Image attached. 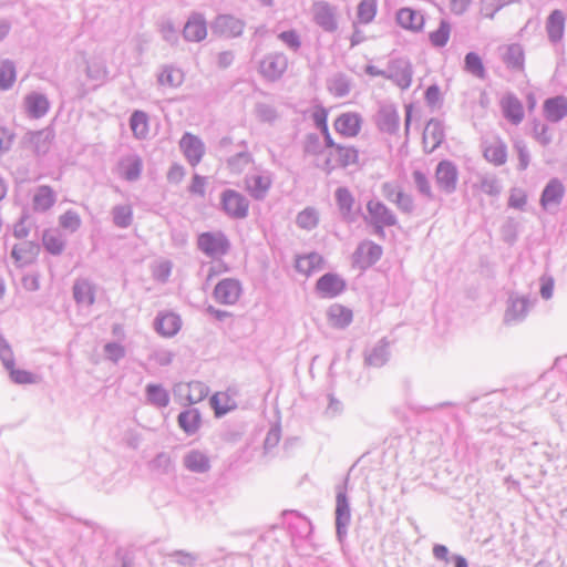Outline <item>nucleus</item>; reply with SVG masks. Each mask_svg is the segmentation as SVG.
<instances>
[{
	"instance_id": "nucleus-35",
	"label": "nucleus",
	"mask_w": 567,
	"mask_h": 567,
	"mask_svg": "<svg viewBox=\"0 0 567 567\" xmlns=\"http://www.w3.org/2000/svg\"><path fill=\"white\" fill-rule=\"evenodd\" d=\"M145 396L147 403L157 409L166 408L169 404V393L162 384H147Z\"/></svg>"
},
{
	"instance_id": "nucleus-50",
	"label": "nucleus",
	"mask_w": 567,
	"mask_h": 567,
	"mask_svg": "<svg viewBox=\"0 0 567 567\" xmlns=\"http://www.w3.org/2000/svg\"><path fill=\"white\" fill-rule=\"evenodd\" d=\"M464 70L473 76L484 80L486 70L481 56L475 52H468L464 59Z\"/></svg>"
},
{
	"instance_id": "nucleus-1",
	"label": "nucleus",
	"mask_w": 567,
	"mask_h": 567,
	"mask_svg": "<svg viewBox=\"0 0 567 567\" xmlns=\"http://www.w3.org/2000/svg\"><path fill=\"white\" fill-rule=\"evenodd\" d=\"M231 244L221 230L205 231L197 237V248L212 259H220L230 250Z\"/></svg>"
},
{
	"instance_id": "nucleus-30",
	"label": "nucleus",
	"mask_w": 567,
	"mask_h": 567,
	"mask_svg": "<svg viewBox=\"0 0 567 567\" xmlns=\"http://www.w3.org/2000/svg\"><path fill=\"white\" fill-rule=\"evenodd\" d=\"M544 115L551 123L561 121L567 115V99L563 95L547 99L544 102Z\"/></svg>"
},
{
	"instance_id": "nucleus-52",
	"label": "nucleus",
	"mask_w": 567,
	"mask_h": 567,
	"mask_svg": "<svg viewBox=\"0 0 567 567\" xmlns=\"http://www.w3.org/2000/svg\"><path fill=\"white\" fill-rule=\"evenodd\" d=\"M16 65L11 60L0 62V89L7 91L12 87L16 82Z\"/></svg>"
},
{
	"instance_id": "nucleus-40",
	"label": "nucleus",
	"mask_w": 567,
	"mask_h": 567,
	"mask_svg": "<svg viewBox=\"0 0 567 567\" xmlns=\"http://www.w3.org/2000/svg\"><path fill=\"white\" fill-rule=\"evenodd\" d=\"M328 318L333 327L346 328L352 321V311L341 305L334 303L328 309Z\"/></svg>"
},
{
	"instance_id": "nucleus-32",
	"label": "nucleus",
	"mask_w": 567,
	"mask_h": 567,
	"mask_svg": "<svg viewBox=\"0 0 567 567\" xmlns=\"http://www.w3.org/2000/svg\"><path fill=\"white\" fill-rule=\"evenodd\" d=\"M546 31L551 43L559 42L564 37L565 16L560 10H554L546 22Z\"/></svg>"
},
{
	"instance_id": "nucleus-5",
	"label": "nucleus",
	"mask_w": 567,
	"mask_h": 567,
	"mask_svg": "<svg viewBox=\"0 0 567 567\" xmlns=\"http://www.w3.org/2000/svg\"><path fill=\"white\" fill-rule=\"evenodd\" d=\"M532 306V301L527 296L511 293L506 301L504 323L507 326L520 323L527 317Z\"/></svg>"
},
{
	"instance_id": "nucleus-15",
	"label": "nucleus",
	"mask_w": 567,
	"mask_h": 567,
	"mask_svg": "<svg viewBox=\"0 0 567 567\" xmlns=\"http://www.w3.org/2000/svg\"><path fill=\"white\" fill-rule=\"evenodd\" d=\"M378 128L388 134H395L400 125V116L394 105L383 104L375 115Z\"/></svg>"
},
{
	"instance_id": "nucleus-19",
	"label": "nucleus",
	"mask_w": 567,
	"mask_h": 567,
	"mask_svg": "<svg viewBox=\"0 0 567 567\" xmlns=\"http://www.w3.org/2000/svg\"><path fill=\"white\" fill-rule=\"evenodd\" d=\"M313 20L326 32H333L338 28L334 8L326 1L313 3Z\"/></svg>"
},
{
	"instance_id": "nucleus-59",
	"label": "nucleus",
	"mask_w": 567,
	"mask_h": 567,
	"mask_svg": "<svg viewBox=\"0 0 567 567\" xmlns=\"http://www.w3.org/2000/svg\"><path fill=\"white\" fill-rule=\"evenodd\" d=\"M86 75L89 79L93 81L103 82L107 78V69L104 62L99 60H93L87 62L86 64Z\"/></svg>"
},
{
	"instance_id": "nucleus-4",
	"label": "nucleus",
	"mask_w": 567,
	"mask_h": 567,
	"mask_svg": "<svg viewBox=\"0 0 567 567\" xmlns=\"http://www.w3.org/2000/svg\"><path fill=\"white\" fill-rule=\"evenodd\" d=\"M246 22L233 14H218L210 23L213 34L227 40L241 37Z\"/></svg>"
},
{
	"instance_id": "nucleus-51",
	"label": "nucleus",
	"mask_w": 567,
	"mask_h": 567,
	"mask_svg": "<svg viewBox=\"0 0 567 567\" xmlns=\"http://www.w3.org/2000/svg\"><path fill=\"white\" fill-rule=\"evenodd\" d=\"M296 224L299 228L305 230H312L319 224V213L313 207H307L299 212L296 217Z\"/></svg>"
},
{
	"instance_id": "nucleus-29",
	"label": "nucleus",
	"mask_w": 567,
	"mask_h": 567,
	"mask_svg": "<svg viewBox=\"0 0 567 567\" xmlns=\"http://www.w3.org/2000/svg\"><path fill=\"white\" fill-rule=\"evenodd\" d=\"M390 358L389 342L385 339H381L371 349L364 352V363L369 367L381 368Z\"/></svg>"
},
{
	"instance_id": "nucleus-24",
	"label": "nucleus",
	"mask_w": 567,
	"mask_h": 567,
	"mask_svg": "<svg viewBox=\"0 0 567 567\" xmlns=\"http://www.w3.org/2000/svg\"><path fill=\"white\" fill-rule=\"evenodd\" d=\"M330 155L334 157L336 163L331 164V159H327L326 165L329 172L336 166L348 167L359 162V151L350 145H337Z\"/></svg>"
},
{
	"instance_id": "nucleus-31",
	"label": "nucleus",
	"mask_w": 567,
	"mask_h": 567,
	"mask_svg": "<svg viewBox=\"0 0 567 567\" xmlns=\"http://www.w3.org/2000/svg\"><path fill=\"white\" fill-rule=\"evenodd\" d=\"M396 22L403 29L420 31L424 25V17L420 11L411 8H401L396 12Z\"/></svg>"
},
{
	"instance_id": "nucleus-13",
	"label": "nucleus",
	"mask_w": 567,
	"mask_h": 567,
	"mask_svg": "<svg viewBox=\"0 0 567 567\" xmlns=\"http://www.w3.org/2000/svg\"><path fill=\"white\" fill-rule=\"evenodd\" d=\"M179 147L190 166L198 165L205 154L203 141L192 133L186 132L181 141Z\"/></svg>"
},
{
	"instance_id": "nucleus-38",
	"label": "nucleus",
	"mask_w": 567,
	"mask_h": 567,
	"mask_svg": "<svg viewBox=\"0 0 567 567\" xmlns=\"http://www.w3.org/2000/svg\"><path fill=\"white\" fill-rule=\"evenodd\" d=\"M327 87L333 96L344 97L350 93L352 83L349 76L339 72L328 79Z\"/></svg>"
},
{
	"instance_id": "nucleus-49",
	"label": "nucleus",
	"mask_w": 567,
	"mask_h": 567,
	"mask_svg": "<svg viewBox=\"0 0 567 567\" xmlns=\"http://www.w3.org/2000/svg\"><path fill=\"white\" fill-rule=\"evenodd\" d=\"M157 29L162 39L171 45H177L179 42L178 30L169 18H162L157 22Z\"/></svg>"
},
{
	"instance_id": "nucleus-48",
	"label": "nucleus",
	"mask_w": 567,
	"mask_h": 567,
	"mask_svg": "<svg viewBox=\"0 0 567 567\" xmlns=\"http://www.w3.org/2000/svg\"><path fill=\"white\" fill-rule=\"evenodd\" d=\"M113 224L117 228H128L133 221V209L130 205H116L112 208Z\"/></svg>"
},
{
	"instance_id": "nucleus-37",
	"label": "nucleus",
	"mask_w": 567,
	"mask_h": 567,
	"mask_svg": "<svg viewBox=\"0 0 567 567\" xmlns=\"http://www.w3.org/2000/svg\"><path fill=\"white\" fill-rule=\"evenodd\" d=\"M323 257L318 252H309L303 256H299L296 260L297 271L307 276L322 268Z\"/></svg>"
},
{
	"instance_id": "nucleus-39",
	"label": "nucleus",
	"mask_w": 567,
	"mask_h": 567,
	"mask_svg": "<svg viewBox=\"0 0 567 567\" xmlns=\"http://www.w3.org/2000/svg\"><path fill=\"white\" fill-rule=\"evenodd\" d=\"M56 200L55 194L50 186H39L33 195V208L37 212H47Z\"/></svg>"
},
{
	"instance_id": "nucleus-34",
	"label": "nucleus",
	"mask_w": 567,
	"mask_h": 567,
	"mask_svg": "<svg viewBox=\"0 0 567 567\" xmlns=\"http://www.w3.org/2000/svg\"><path fill=\"white\" fill-rule=\"evenodd\" d=\"M484 157L495 166L504 165L507 161V146L501 140H495L484 147Z\"/></svg>"
},
{
	"instance_id": "nucleus-12",
	"label": "nucleus",
	"mask_w": 567,
	"mask_h": 567,
	"mask_svg": "<svg viewBox=\"0 0 567 567\" xmlns=\"http://www.w3.org/2000/svg\"><path fill=\"white\" fill-rule=\"evenodd\" d=\"M182 35L186 42H202L207 37V21L203 13L192 12L183 28Z\"/></svg>"
},
{
	"instance_id": "nucleus-25",
	"label": "nucleus",
	"mask_w": 567,
	"mask_h": 567,
	"mask_svg": "<svg viewBox=\"0 0 567 567\" xmlns=\"http://www.w3.org/2000/svg\"><path fill=\"white\" fill-rule=\"evenodd\" d=\"M184 467L196 474H204L210 470V458L204 451L193 449L183 456Z\"/></svg>"
},
{
	"instance_id": "nucleus-14",
	"label": "nucleus",
	"mask_w": 567,
	"mask_h": 567,
	"mask_svg": "<svg viewBox=\"0 0 567 567\" xmlns=\"http://www.w3.org/2000/svg\"><path fill=\"white\" fill-rule=\"evenodd\" d=\"M334 197L342 219L349 224L354 223L359 209H355V199L352 193L347 187H338Z\"/></svg>"
},
{
	"instance_id": "nucleus-28",
	"label": "nucleus",
	"mask_w": 567,
	"mask_h": 567,
	"mask_svg": "<svg viewBox=\"0 0 567 567\" xmlns=\"http://www.w3.org/2000/svg\"><path fill=\"white\" fill-rule=\"evenodd\" d=\"M501 106L504 117L512 124L518 125L523 121L524 107L522 102L514 94H506L501 101Z\"/></svg>"
},
{
	"instance_id": "nucleus-55",
	"label": "nucleus",
	"mask_w": 567,
	"mask_h": 567,
	"mask_svg": "<svg viewBox=\"0 0 567 567\" xmlns=\"http://www.w3.org/2000/svg\"><path fill=\"white\" fill-rule=\"evenodd\" d=\"M478 188L489 196H498L502 193L499 179L492 174H484L480 176Z\"/></svg>"
},
{
	"instance_id": "nucleus-64",
	"label": "nucleus",
	"mask_w": 567,
	"mask_h": 567,
	"mask_svg": "<svg viewBox=\"0 0 567 567\" xmlns=\"http://www.w3.org/2000/svg\"><path fill=\"white\" fill-rule=\"evenodd\" d=\"M8 371L10 379L17 384H32L37 382V375L27 370L16 369L12 367Z\"/></svg>"
},
{
	"instance_id": "nucleus-61",
	"label": "nucleus",
	"mask_w": 567,
	"mask_h": 567,
	"mask_svg": "<svg viewBox=\"0 0 567 567\" xmlns=\"http://www.w3.org/2000/svg\"><path fill=\"white\" fill-rule=\"evenodd\" d=\"M167 557L172 558L175 563L184 567H193L198 559L196 554L185 550H174L167 554Z\"/></svg>"
},
{
	"instance_id": "nucleus-43",
	"label": "nucleus",
	"mask_w": 567,
	"mask_h": 567,
	"mask_svg": "<svg viewBox=\"0 0 567 567\" xmlns=\"http://www.w3.org/2000/svg\"><path fill=\"white\" fill-rule=\"evenodd\" d=\"M130 127L137 140H144L148 135V116L143 111H134L130 117Z\"/></svg>"
},
{
	"instance_id": "nucleus-7",
	"label": "nucleus",
	"mask_w": 567,
	"mask_h": 567,
	"mask_svg": "<svg viewBox=\"0 0 567 567\" xmlns=\"http://www.w3.org/2000/svg\"><path fill=\"white\" fill-rule=\"evenodd\" d=\"M288 68V58L282 52L267 53L259 63V73L267 81L275 82L282 78Z\"/></svg>"
},
{
	"instance_id": "nucleus-20",
	"label": "nucleus",
	"mask_w": 567,
	"mask_h": 567,
	"mask_svg": "<svg viewBox=\"0 0 567 567\" xmlns=\"http://www.w3.org/2000/svg\"><path fill=\"white\" fill-rule=\"evenodd\" d=\"M443 123L437 118H431L423 131V145L426 153L434 152L444 141Z\"/></svg>"
},
{
	"instance_id": "nucleus-42",
	"label": "nucleus",
	"mask_w": 567,
	"mask_h": 567,
	"mask_svg": "<svg viewBox=\"0 0 567 567\" xmlns=\"http://www.w3.org/2000/svg\"><path fill=\"white\" fill-rule=\"evenodd\" d=\"M11 257L18 267H23L32 262L34 257V247L31 243L22 241L13 246Z\"/></svg>"
},
{
	"instance_id": "nucleus-54",
	"label": "nucleus",
	"mask_w": 567,
	"mask_h": 567,
	"mask_svg": "<svg viewBox=\"0 0 567 567\" xmlns=\"http://www.w3.org/2000/svg\"><path fill=\"white\" fill-rule=\"evenodd\" d=\"M412 177L417 193L429 202L434 200L435 195L432 190L427 176L423 172L416 169L412 173Z\"/></svg>"
},
{
	"instance_id": "nucleus-58",
	"label": "nucleus",
	"mask_w": 567,
	"mask_h": 567,
	"mask_svg": "<svg viewBox=\"0 0 567 567\" xmlns=\"http://www.w3.org/2000/svg\"><path fill=\"white\" fill-rule=\"evenodd\" d=\"M277 38L292 52H298L301 48V37L295 29L279 32Z\"/></svg>"
},
{
	"instance_id": "nucleus-26",
	"label": "nucleus",
	"mask_w": 567,
	"mask_h": 567,
	"mask_svg": "<svg viewBox=\"0 0 567 567\" xmlns=\"http://www.w3.org/2000/svg\"><path fill=\"white\" fill-rule=\"evenodd\" d=\"M565 187L558 178L550 179L545 186L542 196L540 205L544 209L548 210L553 207H558L564 198Z\"/></svg>"
},
{
	"instance_id": "nucleus-23",
	"label": "nucleus",
	"mask_w": 567,
	"mask_h": 567,
	"mask_svg": "<svg viewBox=\"0 0 567 567\" xmlns=\"http://www.w3.org/2000/svg\"><path fill=\"white\" fill-rule=\"evenodd\" d=\"M25 138L34 154L41 156L50 151L54 140V132L52 128L45 127L37 132L28 133Z\"/></svg>"
},
{
	"instance_id": "nucleus-10",
	"label": "nucleus",
	"mask_w": 567,
	"mask_h": 567,
	"mask_svg": "<svg viewBox=\"0 0 567 567\" xmlns=\"http://www.w3.org/2000/svg\"><path fill=\"white\" fill-rule=\"evenodd\" d=\"M385 73L386 79L393 81L401 89L405 90L411 86L413 69L408 59L398 58L391 60Z\"/></svg>"
},
{
	"instance_id": "nucleus-47",
	"label": "nucleus",
	"mask_w": 567,
	"mask_h": 567,
	"mask_svg": "<svg viewBox=\"0 0 567 567\" xmlns=\"http://www.w3.org/2000/svg\"><path fill=\"white\" fill-rule=\"evenodd\" d=\"M254 162L252 155L247 151H240L227 159V166L233 174H241Z\"/></svg>"
},
{
	"instance_id": "nucleus-17",
	"label": "nucleus",
	"mask_w": 567,
	"mask_h": 567,
	"mask_svg": "<svg viewBox=\"0 0 567 567\" xmlns=\"http://www.w3.org/2000/svg\"><path fill=\"white\" fill-rule=\"evenodd\" d=\"M72 292L75 303L81 308H90L95 302L96 287L89 279H76Z\"/></svg>"
},
{
	"instance_id": "nucleus-41",
	"label": "nucleus",
	"mask_w": 567,
	"mask_h": 567,
	"mask_svg": "<svg viewBox=\"0 0 567 567\" xmlns=\"http://www.w3.org/2000/svg\"><path fill=\"white\" fill-rule=\"evenodd\" d=\"M159 85L168 87H178L184 82L183 72L172 65H165L157 75Z\"/></svg>"
},
{
	"instance_id": "nucleus-22",
	"label": "nucleus",
	"mask_w": 567,
	"mask_h": 567,
	"mask_svg": "<svg viewBox=\"0 0 567 567\" xmlns=\"http://www.w3.org/2000/svg\"><path fill=\"white\" fill-rule=\"evenodd\" d=\"M346 288L344 280L337 274H324L316 284L318 293L323 298H334Z\"/></svg>"
},
{
	"instance_id": "nucleus-16",
	"label": "nucleus",
	"mask_w": 567,
	"mask_h": 567,
	"mask_svg": "<svg viewBox=\"0 0 567 567\" xmlns=\"http://www.w3.org/2000/svg\"><path fill=\"white\" fill-rule=\"evenodd\" d=\"M369 223H378L386 226H395L398 218L395 214L383 202L370 199L367 203Z\"/></svg>"
},
{
	"instance_id": "nucleus-63",
	"label": "nucleus",
	"mask_w": 567,
	"mask_h": 567,
	"mask_svg": "<svg viewBox=\"0 0 567 567\" xmlns=\"http://www.w3.org/2000/svg\"><path fill=\"white\" fill-rule=\"evenodd\" d=\"M208 392L209 389L205 383L200 381L189 382V393L192 394V398H189V405L203 401L208 395Z\"/></svg>"
},
{
	"instance_id": "nucleus-18",
	"label": "nucleus",
	"mask_w": 567,
	"mask_h": 567,
	"mask_svg": "<svg viewBox=\"0 0 567 567\" xmlns=\"http://www.w3.org/2000/svg\"><path fill=\"white\" fill-rule=\"evenodd\" d=\"M362 117L354 112L341 113L334 121L333 126L337 133L344 137H354L361 131Z\"/></svg>"
},
{
	"instance_id": "nucleus-2",
	"label": "nucleus",
	"mask_w": 567,
	"mask_h": 567,
	"mask_svg": "<svg viewBox=\"0 0 567 567\" xmlns=\"http://www.w3.org/2000/svg\"><path fill=\"white\" fill-rule=\"evenodd\" d=\"M220 209L231 219H245L249 213V200L241 193L227 188L220 194Z\"/></svg>"
},
{
	"instance_id": "nucleus-6",
	"label": "nucleus",
	"mask_w": 567,
	"mask_h": 567,
	"mask_svg": "<svg viewBox=\"0 0 567 567\" xmlns=\"http://www.w3.org/2000/svg\"><path fill=\"white\" fill-rule=\"evenodd\" d=\"M350 520L351 511L346 486L338 485L336 496V534L339 542H343L347 537Z\"/></svg>"
},
{
	"instance_id": "nucleus-3",
	"label": "nucleus",
	"mask_w": 567,
	"mask_h": 567,
	"mask_svg": "<svg viewBox=\"0 0 567 567\" xmlns=\"http://www.w3.org/2000/svg\"><path fill=\"white\" fill-rule=\"evenodd\" d=\"M244 185L251 198L264 200L272 186V174L267 169L255 168L245 176Z\"/></svg>"
},
{
	"instance_id": "nucleus-45",
	"label": "nucleus",
	"mask_w": 567,
	"mask_h": 567,
	"mask_svg": "<svg viewBox=\"0 0 567 567\" xmlns=\"http://www.w3.org/2000/svg\"><path fill=\"white\" fill-rule=\"evenodd\" d=\"M210 405L214 409L215 415L217 417H220L236 409L235 401L227 393L224 392L215 393L210 398Z\"/></svg>"
},
{
	"instance_id": "nucleus-62",
	"label": "nucleus",
	"mask_w": 567,
	"mask_h": 567,
	"mask_svg": "<svg viewBox=\"0 0 567 567\" xmlns=\"http://www.w3.org/2000/svg\"><path fill=\"white\" fill-rule=\"evenodd\" d=\"M0 360L6 370L14 367L16 362L12 348L2 334H0Z\"/></svg>"
},
{
	"instance_id": "nucleus-36",
	"label": "nucleus",
	"mask_w": 567,
	"mask_h": 567,
	"mask_svg": "<svg viewBox=\"0 0 567 567\" xmlns=\"http://www.w3.org/2000/svg\"><path fill=\"white\" fill-rule=\"evenodd\" d=\"M143 163L140 156L131 155L123 158L120 163L121 176L128 182L140 178Z\"/></svg>"
},
{
	"instance_id": "nucleus-53",
	"label": "nucleus",
	"mask_w": 567,
	"mask_h": 567,
	"mask_svg": "<svg viewBox=\"0 0 567 567\" xmlns=\"http://www.w3.org/2000/svg\"><path fill=\"white\" fill-rule=\"evenodd\" d=\"M152 472L157 474H169L174 471L175 465L171 455L165 452L158 453L148 464Z\"/></svg>"
},
{
	"instance_id": "nucleus-8",
	"label": "nucleus",
	"mask_w": 567,
	"mask_h": 567,
	"mask_svg": "<svg viewBox=\"0 0 567 567\" xmlns=\"http://www.w3.org/2000/svg\"><path fill=\"white\" fill-rule=\"evenodd\" d=\"M382 252L380 245L372 240H363L352 255V265L360 270H365L380 260Z\"/></svg>"
},
{
	"instance_id": "nucleus-27",
	"label": "nucleus",
	"mask_w": 567,
	"mask_h": 567,
	"mask_svg": "<svg viewBox=\"0 0 567 567\" xmlns=\"http://www.w3.org/2000/svg\"><path fill=\"white\" fill-rule=\"evenodd\" d=\"M24 110L29 117L41 118L50 109V102L48 97L39 92H31L25 95L23 100Z\"/></svg>"
},
{
	"instance_id": "nucleus-56",
	"label": "nucleus",
	"mask_w": 567,
	"mask_h": 567,
	"mask_svg": "<svg viewBox=\"0 0 567 567\" xmlns=\"http://www.w3.org/2000/svg\"><path fill=\"white\" fill-rule=\"evenodd\" d=\"M377 0H361L357 12L359 21L364 24L372 22L377 14Z\"/></svg>"
},
{
	"instance_id": "nucleus-57",
	"label": "nucleus",
	"mask_w": 567,
	"mask_h": 567,
	"mask_svg": "<svg viewBox=\"0 0 567 567\" xmlns=\"http://www.w3.org/2000/svg\"><path fill=\"white\" fill-rule=\"evenodd\" d=\"M451 33V25L447 21L442 20L437 30L430 33V42L433 47L443 48L446 45Z\"/></svg>"
},
{
	"instance_id": "nucleus-33",
	"label": "nucleus",
	"mask_w": 567,
	"mask_h": 567,
	"mask_svg": "<svg viewBox=\"0 0 567 567\" xmlns=\"http://www.w3.org/2000/svg\"><path fill=\"white\" fill-rule=\"evenodd\" d=\"M179 427L188 435L195 434L202 424V416L197 409H187L177 417Z\"/></svg>"
},
{
	"instance_id": "nucleus-44",
	"label": "nucleus",
	"mask_w": 567,
	"mask_h": 567,
	"mask_svg": "<svg viewBox=\"0 0 567 567\" xmlns=\"http://www.w3.org/2000/svg\"><path fill=\"white\" fill-rule=\"evenodd\" d=\"M44 248L52 255H60L65 248L64 237L56 230H47L42 236Z\"/></svg>"
},
{
	"instance_id": "nucleus-9",
	"label": "nucleus",
	"mask_w": 567,
	"mask_h": 567,
	"mask_svg": "<svg viewBox=\"0 0 567 567\" xmlns=\"http://www.w3.org/2000/svg\"><path fill=\"white\" fill-rule=\"evenodd\" d=\"M243 293V286L238 279L225 278L217 282L213 296L215 300L225 306H234Z\"/></svg>"
},
{
	"instance_id": "nucleus-11",
	"label": "nucleus",
	"mask_w": 567,
	"mask_h": 567,
	"mask_svg": "<svg viewBox=\"0 0 567 567\" xmlns=\"http://www.w3.org/2000/svg\"><path fill=\"white\" fill-rule=\"evenodd\" d=\"M457 181V166L449 159L439 162L435 168V182L439 188L445 194H452L456 190Z\"/></svg>"
},
{
	"instance_id": "nucleus-60",
	"label": "nucleus",
	"mask_w": 567,
	"mask_h": 567,
	"mask_svg": "<svg viewBox=\"0 0 567 567\" xmlns=\"http://www.w3.org/2000/svg\"><path fill=\"white\" fill-rule=\"evenodd\" d=\"M59 225L63 229L74 233L81 226V218L76 212L69 209L60 216Z\"/></svg>"
},
{
	"instance_id": "nucleus-46",
	"label": "nucleus",
	"mask_w": 567,
	"mask_h": 567,
	"mask_svg": "<svg viewBox=\"0 0 567 567\" xmlns=\"http://www.w3.org/2000/svg\"><path fill=\"white\" fill-rule=\"evenodd\" d=\"M504 63L508 69L523 70L524 68V50L519 44H511L507 47L503 56Z\"/></svg>"
},
{
	"instance_id": "nucleus-21",
	"label": "nucleus",
	"mask_w": 567,
	"mask_h": 567,
	"mask_svg": "<svg viewBox=\"0 0 567 567\" xmlns=\"http://www.w3.org/2000/svg\"><path fill=\"white\" fill-rule=\"evenodd\" d=\"M182 319L174 312H158L154 320L155 331L165 338H172L178 333Z\"/></svg>"
}]
</instances>
